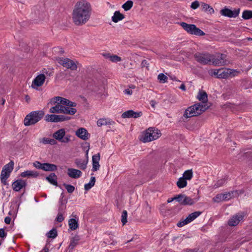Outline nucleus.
<instances>
[{
    "label": "nucleus",
    "mask_w": 252,
    "mask_h": 252,
    "mask_svg": "<svg viewBox=\"0 0 252 252\" xmlns=\"http://www.w3.org/2000/svg\"><path fill=\"white\" fill-rule=\"evenodd\" d=\"M59 103L60 105L67 106L68 99L63 98V97H62L61 96H59Z\"/></svg>",
    "instance_id": "nucleus-49"
},
{
    "label": "nucleus",
    "mask_w": 252,
    "mask_h": 252,
    "mask_svg": "<svg viewBox=\"0 0 252 252\" xmlns=\"http://www.w3.org/2000/svg\"><path fill=\"white\" fill-rule=\"evenodd\" d=\"M218 73V78H226L231 73V70L228 69H219Z\"/></svg>",
    "instance_id": "nucleus-23"
},
{
    "label": "nucleus",
    "mask_w": 252,
    "mask_h": 252,
    "mask_svg": "<svg viewBox=\"0 0 252 252\" xmlns=\"http://www.w3.org/2000/svg\"><path fill=\"white\" fill-rule=\"evenodd\" d=\"M132 5L133 2L131 0H128L122 5V7L125 11H128L132 7Z\"/></svg>",
    "instance_id": "nucleus-40"
},
{
    "label": "nucleus",
    "mask_w": 252,
    "mask_h": 252,
    "mask_svg": "<svg viewBox=\"0 0 252 252\" xmlns=\"http://www.w3.org/2000/svg\"><path fill=\"white\" fill-rule=\"evenodd\" d=\"M193 56L196 61L202 64L209 63L212 59V55L206 52H197Z\"/></svg>",
    "instance_id": "nucleus-6"
},
{
    "label": "nucleus",
    "mask_w": 252,
    "mask_h": 252,
    "mask_svg": "<svg viewBox=\"0 0 252 252\" xmlns=\"http://www.w3.org/2000/svg\"><path fill=\"white\" fill-rule=\"evenodd\" d=\"M184 194H179L175 197L174 198L177 200L181 204L183 205V200H184Z\"/></svg>",
    "instance_id": "nucleus-52"
},
{
    "label": "nucleus",
    "mask_w": 252,
    "mask_h": 252,
    "mask_svg": "<svg viewBox=\"0 0 252 252\" xmlns=\"http://www.w3.org/2000/svg\"><path fill=\"white\" fill-rule=\"evenodd\" d=\"M199 2L197 0H196L191 3L190 7L192 9H195L197 8H198L199 7Z\"/></svg>",
    "instance_id": "nucleus-55"
},
{
    "label": "nucleus",
    "mask_w": 252,
    "mask_h": 252,
    "mask_svg": "<svg viewBox=\"0 0 252 252\" xmlns=\"http://www.w3.org/2000/svg\"><path fill=\"white\" fill-rule=\"evenodd\" d=\"M127 213L126 210H124L121 216V221L123 223V225H124L127 222Z\"/></svg>",
    "instance_id": "nucleus-43"
},
{
    "label": "nucleus",
    "mask_w": 252,
    "mask_h": 252,
    "mask_svg": "<svg viewBox=\"0 0 252 252\" xmlns=\"http://www.w3.org/2000/svg\"><path fill=\"white\" fill-rule=\"evenodd\" d=\"M45 120L51 122H61L70 120V117L64 115H57L55 114H47L45 116Z\"/></svg>",
    "instance_id": "nucleus-10"
},
{
    "label": "nucleus",
    "mask_w": 252,
    "mask_h": 252,
    "mask_svg": "<svg viewBox=\"0 0 252 252\" xmlns=\"http://www.w3.org/2000/svg\"><path fill=\"white\" fill-rule=\"evenodd\" d=\"M67 175L72 178L77 179L81 176L82 172L78 169L69 168L67 169Z\"/></svg>",
    "instance_id": "nucleus-21"
},
{
    "label": "nucleus",
    "mask_w": 252,
    "mask_h": 252,
    "mask_svg": "<svg viewBox=\"0 0 252 252\" xmlns=\"http://www.w3.org/2000/svg\"><path fill=\"white\" fill-rule=\"evenodd\" d=\"M243 218V216L242 215L237 214L230 218L228 221V224L232 226H236Z\"/></svg>",
    "instance_id": "nucleus-19"
},
{
    "label": "nucleus",
    "mask_w": 252,
    "mask_h": 252,
    "mask_svg": "<svg viewBox=\"0 0 252 252\" xmlns=\"http://www.w3.org/2000/svg\"><path fill=\"white\" fill-rule=\"evenodd\" d=\"M148 63H147V61L146 60H143L141 64L142 67H146V68H148Z\"/></svg>",
    "instance_id": "nucleus-61"
},
{
    "label": "nucleus",
    "mask_w": 252,
    "mask_h": 252,
    "mask_svg": "<svg viewBox=\"0 0 252 252\" xmlns=\"http://www.w3.org/2000/svg\"><path fill=\"white\" fill-rule=\"evenodd\" d=\"M91 13V6L89 2L85 0L77 2L73 10L72 20L76 25L86 23L89 19Z\"/></svg>",
    "instance_id": "nucleus-1"
},
{
    "label": "nucleus",
    "mask_w": 252,
    "mask_h": 252,
    "mask_svg": "<svg viewBox=\"0 0 252 252\" xmlns=\"http://www.w3.org/2000/svg\"><path fill=\"white\" fill-rule=\"evenodd\" d=\"M56 220L59 222H61L64 220V217H63L62 213H58Z\"/></svg>",
    "instance_id": "nucleus-56"
},
{
    "label": "nucleus",
    "mask_w": 252,
    "mask_h": 252,
    "mask_svg": "<svg viewBox=\"0 0 252 252\" xmlns=\"http://www.w3.org/2000/svg\"><path fill=\"white\" fill-rule=\"evenodd\" d=\"M125 18V16L121 13L119 11H116L114 12V15L112 17V20L114 23H117Z\"/></svg>",
    "instance_id": "nucleus-27"
},
{
    "label": "nucleus",
    "mask_w": 252,
    "mask_h": 252,
    "mask_svg": "<svg viewBox=\"0 0 252 252\" xmlns=\"http://www.w3.org/2000/svg\"><path fill=\"white\" fill-rule=\"evenodd\" d=\"M115 122L109 119H100L97 121V125L98 126H103L113 125Z\"/></svg>",
    "instance_id": "nucleus-22"
},
{
    "label": "nucleus",
    "mask_w": 252,
    "mask_h": 252,
    "mask_svg": "<svg viewBox=\"0 0 252 252\" xmlns=\"http://www.w3.org/2000/svg\"><path fill=\"white\" fill-rule=\"evenodd\" d=\"M42 170L45 171H54L57 170V166L54 164L43 163Z\"/></svg>",
    "instance_id": "nucleus-24"
},
{
    "label": "nucleus",
    "mask_w": 252,
    "mask_h": 252,
    "mask_svg": "<svg viewBox=\"0 0 252 252\" xmlns=\"http://www.w3.org/2000/svg\"><path fill=\"white\" fill-rule=\"evenodd\" d=\"M135 86L133 85H130L128 86V88L125 89L124 91L125 94L130 95L132 94V89H134Z\"/></svg>",
    "instance_id": "nucleus-45"
},
{
    "label": "nucleus",
    "mask_w": 252,
    "mask_h": 252,
    "mask_svg": "<svg viewBox=\"0 0 252 252\" xmlns=\"http://www.w3.org/2000/svg\"><path fill=\"white\" fill-rule=\"evenodd\" d=\"M80 240V237L78 235H75L73 237L70 241V244L68 246V249L73 250L74 248L78 244V241Z\"/></svg>",
    "instance_id": "nucleus-31"
},
{
    "label": "nucleus",
    "mask_w": 252,
    "mask_h": 252,
    "mask_svg": "<svg viewBox=\"0 0 252 252\" xmlns=\"http://www.w3.org/2000/svg\"><path fill=\"white\" fill-rule=\"evenodd\" d=\"M62 113L65 114H69L73 115L76 112V109L73 108L65 106H63Z\"/></svg>",
    "instance_id": "nucleus-29"
},
{
    "label": "nucleus",
    "mask_w": 252,
    "mask_h": 252,
    "mask_svg": "<svg viewBox=\"0 0 252 252\" xmlns=\"http://www.w3.org/2000/svg\"><path fill=\"white\" fill-rule=\"evenodd\" d=\"M194 106L195 112L198 113V115L203 113L209 107V105L208 103L201 102L195 103L194 104Z\"/></svg>",
    "instance_id": "nucleus-16"
},
{
    "label": "nucleus",
    "mask_w": 252,
    "mask_h": 252,
    "mask_svg": "<svg viewBox=\"0 0 252 252\" xmlns=\"http://www.w3.org/2000/svg\"><path fill=\"white\" fill-rule=\"evenodd\" d=\"M43 163H40L39 161H36L33 163V165L35 167L39 169H42L43 168Z\"/></svg>",
    "instance_id": "nucleus-53"
},
{
    "label": "nucleus",
    "mask_w": 252,
    "mask_h": 252,
    "mask_svg": "<svg viewBox=\"0 0 252 252\" xmlns=\"http://www.w3.org/2000/svg\"><path fill=\"white\" fill-rule=\"evenodd\" d=\"M56 140H56L55 139L50 138V141H49V144H50L51 145H54L57 144V142Z\"/></svg>",
    "instance_id": "nucleus-62"
},
{
    "label": "nucleus",
    "mask_w": 252,
    "mask_h": 252,
    "mask_svg": "<svg viewBox=\"0 0 252 252\" xmlns=\"http://www.w3.org/2000/svg\"><path fill=\"white\" fill-rule=\"evenodd\" d=\"M161 133L159 130L154 127H149L147 129L140 140L144 142H148L159 137Z\"/></svg>",
    "instance_id": "nucleus-4"
},
{
    "label": "nucleus",
    "mask_w": 252,
    "mask_h": 252,
    "mask_svg": "<svg viewBox=\"0 0 252 252\" xmlns=\"http://www.w3.org/2000/svg\"><path fill=\"white\" fill-rule=\"evenodd\" d=\"M69 228L72 230H75L78 227V221L74 219H70L68 220Z\"/></svg>",
    "instance_id": "nucleus-33"
},
{
    "label": "nucleus",
    "mask_w": 252,
    "mask_h": 252,
    "mask_svg": "<svg viewBox=\"0 0 252 252\" xmlns=\"http://www.w3.org/2000/svg\"><path fill=\"white\" fill-rule=\"evenodd\" d=\"M177 185L180 189L184 188L187 185V182L185 178L181 177L178 179L177 182Z\"/></svg>",
    "instance_id": "nucleus-35"
},
{
    "label": "nucleus",
    "mask_w": 252,
    "mask_h": 252,
    "mask_svg": "<svg viewBox=\"0 0 252 252\" xmlns=\"http://www.w3.org/2000/svg\"><path fill=\"white\" fill-rule=\"evenodd\" d=\"M76 103L75 102H72L70 100H68V102H67V107H76Z\"/></svg>",
    "instance_id": "nucleus-59"
},
{
    "label": "nucleus",
    "mask_w": 252,
    "mask_h": 252,
    "mask_svg": "<svg viewBox=\"0 0 252 252\" xmlns=\"http://www.w3.org/2000/svg\"><path fill=\"white\" fill-rule=\"evenodd\" d=\"M195 199L191 198L184 195V200H183V205H191L196 202Z\"/></svg>",
    "instance_id": "nucleus-32"
},
{
    "label": "nucleus",
    "mask_w": 252,
    "mask_h": 252,
    "mask_svg": "<svg viewBox=\"0 0 252 252\" xmlns=\"http://www.w3.org/2000/svg\"><path fill=\"white\" fill-rule=\"evenodd\" d=\"M226 57V55L224 54H218L215 57L212 55L211 62L213 65L215 66L225 65L228 63Z\"/></svg>",
    "instance_id": "nucleus-9"
},
{
    "label": "nucleus",
    "mask_w": 252,
    "mask_h": 252,
    "mask_svg": "<svg viewBox=\"0 0 252 252\" xmlns=\"http://www.w3.org/2000/svg\"><path fill=\"white\" fill-rule=\"evenodd\" d=\"M26 185L27 184L25 180L20 179L14 181L12 184V187L14 191H18L23 187H25Z\"/></svg>",
    "instance_id": "nucleus-18"
},
{
    "label": "nucleus",
    "mask_w": 252,
    "mask_h": 252,
    "mask_svg": "<svg viewBox=\"0 0 252 252\" xmlns=\"http://www.w3.org/2000/svg\"><path fill=\"white\" fill-rule=\"evenodd\" d=\"M197 116H198V113L195 112L194 105L188 107L184 114V117L186 118Z\"/></svg>",
    "instance_id": "nucleus-20"
},
{
    "label": "nucleus",
    "mask_w": 252,
    "mask_h": 252,
    "mask_svg": "<svg viewBox=\"0 0 252 252\" xmlns=\"http://www.w3.org/2000/svg\"><path fill=\"white\" fill-rule=\"evenodd\" d=\"M197 99L201 101V103H207L208 96L207 93L203 91H200L197 96Z\"/></svg>",
    "instance_id": "nucleus-25"
},
{
    "label": "nucleus",
    "mask_w": 252,
    "mask_h": 252,
    "mask_svg": "<svg viewBox=\"0 0 252 252\" xmlns=\"http://www.w3.org/2000/svg\"><path fill=\"white\" fill-rule=\"evenodd\" d=\"M95 79V97L97 99H103L108 95L106 92L107 79L105 77L100 76H97Z\"/></svg>",
    "instance_id": "nucleus-2"
},
{
    "label": "nucleus",
    "mask_w": 252,
    "mask_h": 252,
    "mask_svg": "<svg viewBox=\"0 0 252 252\" xmlns=\"http://www.w3.org/2000/svg\"><path fill=\"white\" fill-rule=\"evenodd\" d=\"M7 234L3 228L0 229V237L3 238L6 237Z\"/></svg>",
    "instance_id": "nucleus-58"
},
{
    "label": "nucleus",
    "mask_w": 252,
    "mask_h": 252,
    "mask_svg": "<svg viewBox=\"0 0 252 252\" xmlns=\"http://www.w3.org/2000/svg\"><path fill=\"white\" fill-rule=\"evenodd\" d=\"M193 177V172L191 169L186 171L183 176V178H185L186 180H190Z\"/></svg>",
    "instance_id": "nucleus-36"
},
{
    "label": "nucleus",
    "mask_w": 252,
    "mask_h": 252,
    "mask_svg": "<svg viewBox=\"0 0 252 252\" xmlns=\"http://www.w3.org/2000/svg\"><path fill=\"white\" fill-rule=\"evenodd\" d=\"M94 185V177H92L91 179V181L85 185V189L86 190H88L90 189Z\"/></svg>",
    "instance_id": "nucleus-41"
},
{
    "label": "nucleus",
    "mask_w": 252,
    "mask_h": 252,
    "mask_svg": "<svg viewBox=\"0 0 252 252\" xmlns=\"http://www.w3.org/2000/svg\"><path fill=\"white\" fill-rule=\"evenodd\" d=\"M58 63L63 67L69 68L72 70L77 69V65L71 60L68 58H60L58 59Z\"/></svg>",
    "instance_id": "nucleus-11"
},
{
    "label": "nucleus",
    "mask_w": 252,
    "mask_h": 252,
    "mask_svg": "<svg viewBox=\"0 0 252 252\" xmlns=\"http://www.w3.org/2000/svg\"><path fill=\"white\" fill-rule=\"evenodd\" d=\"M240 8L235 9L233 10L224 7L223 9L220 11V14L224 16L228 17L229 18H235L238 16L240 13Z\"/></svg>",
    "instance_id": "nucleus-13"
},
{
    "label": "nucleus",
    "mask_w": 252,
    "mask_h": 252,
    "mask_svg": "<svg viewBox=\"0 0 252 252\" xmlns=\"http://www.w3.org/2000/svg\"><path fill=\"white\" fill-rule=\"evenodd\" d=\"M142 115L141 112H134L132 110L126 111L124 112L122 115L123 118H137L141 117Z\"/></svg>",
    "instance_id": "nucleus-15"
},
{
    "label": "nucleus",
    "mask_w": 252,
    "mask_h": 252,
    "mask_svg": "<svg viewBox=\"0 0 252 252\" xmlns=\"http://www.w3.org/2000/svg\"><path fill=\"white\" fill-rule=\"evenodd\" d=\"M102 56L106 59H109L110 60L111 54L110 53H103L102 54Z\"/></svg>",
    "instance_id": "nucleus-60"
},
{
    "label": "nucleus",
    "mask_w": 252,
    "mask_h": 252,
    "mask_svg": "<svg viewBox=\"0 0 252 252\" xmlns=\"http://www.w3.org/2000/svg\"><path fill=\"white\" fill-rule=\"evenodd\" d=\"M158 79L160 83H164L167 82L168 77L163 73H160L158 76Z\"/></svg>",
    "instance_id": "nucleus-38"
},
{
    "label": "nucleus",
    "mask_w": 252,
    "mask_h": 252,
    "mask_svg": "<svg viewBox=\"0 0 252 252\" xmlns=\"http://www.w3.org/2000/svg\"><path fill=\"white\" fill-rule=\"evenodd\" d=\"M14 167V162L13 161H10L8 164L5 165L3 169L4 170L7 171L8 174H10L12 172L13 169Z\"/></svg>",
    "instance_id": "nucleus-34"
},
{
    "label": "nucleus",
    "mask_w": 252,
    "mask_h": 252,
    "mask_svg": "<svg viewBox=\"0 0 252 252\" xmlns=\"http://www.w3.org/2000/svg\"><path fill=\"white\" fill-rule=\"evenodd\" d=\"M11 221V218L9 217H6L4 219V221L6 224H9Z\"/></svg>",
    "instance_id": "nucleus-64"
},
{
    "label": "nucleus",
    "mask_w": 252,
    "mask_h": 252,
    "mask_svg": "<svg viewBox=\"0 0 252 252\" xmlns=\"http://www.w3.org/2000/svg\"><path fill=\"white\" fill-rule=\"evenodd\" d=\"M57 231L56 228H53L47 234V236L48 238L53 239L55 238L57 236Z\"/></svg>",
    "instance_id": "nucleus-39"
},
{
    "label": "nucleus",
    "mask_w": 252,
    "mask_h": 252,
    "mask_svg": "<svg viewBox=\"0 0 252 252\" xmlns=\"http://www.w3.org/2000/svg\"><path fill=\"white\" fill-rule=\"evenodd\" d=\"M53 137L62 143H67L70 141V136L65 134V130L64 128H61L56 131L53 133Z\"/></svg>",
    "instance_id": "nucleus-8"
},
{
    "label": "nucleus",
    "mask_w": 252,
    "mask_h": 252,
    "mask_svg": "<svg viewBox=\"0 0 252 252\" xmlns=\"http://www.w3.org/2000/svg\"><path fill=\"white\" fill-rule=\"evenodd\" d=\"M201 214V212L200 211H196L191 213L188 216V217H187L186 219L179 221L177 223V226L180 227L188 224L189 223L195 220L196 218H197Z\"/></svg>",
    "instance_id": "nucleus-12"
},
{
    "label": "nucleus",
    "mask_w": 252,
    "mask_h": 252,
    "mask_svg": "<svg viewBox=\"0 0 252 252\" xmlns=\"http://www.w3.org/2000/svg\"><path fill=\"white\" fill-rule=\"evenodd\" d=\"M100 160V154L98 153L95 155V171L99 169L100 165L99 164L98 161Z\"/></svg>",
    "instance_id": "nucleus-51"
},
{
    "label": "nucleus",
    "mask_w": 252,
    "mask_h": 252,
    "mask_svg": "<svg viewBox=\"0 0 252 252\" xmlns=\"http://www.w3.org/2000/svg\"><path fill=\"white\" fill-rule=\"evenodd\" d=\"M39 176V173L34 171L28 170L25 172L21 173V176L22 177L25 178L26 177H32L33 178H36Z\"/></svg>",
    "instance_id": "nucleus-26"
},
{
    "label": "nucleus",
    "mask_w": 252,
    "mask_h": 252,
    "mask_svg": "<svg viewBox=\"0 0 252 252\" xmlns=\"http://www.w3.org/2000/svg\"><path fill=\"white\" fill-rule=\"evenodd\" d=\"M63 105H60L59 103L56 104L55 106L52 107L49 110L51 113H62V107Z\"/></svg>",
    "instance_id": "nucleus-30"
},
{
    "label": "nucleus",
    "mask_w": 252,
    "mask_h": 252,
    "mask_svg": "<svg viewBox=\"0 0 252 252\" xmlns=\"http://www.w3.org/2000/svg\"><path fill=\"white\" fill-rule=\"evenodd\" d=\"M110 61L114 63H117L121 62L122 59L116 55H112Z\"/></svg>",
    "instance_id": "nucleus-48"
},
{
    "label": "nucleus",
    "mask_w": 252,
    "mask_h": 252,
    "mask_svg": "<svg viewBox=\"0 0 252 252\" xmlns=\"http://www.w3.org/2000/svg\"><path fill=\"white\" fill-rule=\"evenodd\" d=\"M75 135L78 137L84 140H87L90 136V134L88 132L87 130L83 127H81L75 131Z\"/></svg>",
    "instance_id": "nucleus-17"
},
{
    "label": "nucleus",
    "mask_w": 252,
    "mask_h": 252,
    "mask_svg": "<svg viewBox=\"0 0 252 252\" xmlns=\"http://www.w3.org/2000/svg\"><path fill=\"white\" fill-rule=\"evenodd\" d=\"M180 25L189 34L197 36H203L205 34L202 31L197 28L195 25L189 24L185 22H182L180 23Z\"/></svg>",
    "instance_id": "nucleus-5"
},
{
    "label": "nucleus",
    "mask_w": 252,
    "mask_h": 252,
    "mask_svg": "<svg viewBox=\"0 0 252 252\" xmlns=\"http://www.w3.org/2000/svg\"><path fill=\"white\" fill-rule=\"evenodd\" d=\"M63 186L65 187V188L66 189L68 193H72L75 189L74 187L71 185H68L64 183L63 184Z\"/></svg>",
    "instance_id": "nucleus-47"
},
{
    "label": "nucleus",
    "mask_w": 252,
    "mask_h": 252,
    "mask_svg": "<svg viewBox=\"0 0 252 252\" xmlns=\"http://www.w3.org/2000/svg\"><path fill=\"white\" fill-rule=\"evenodd\" d=\"M10 176V174H8V173L7 172V171L4 170V169L2 168V171H1V175H0V177H2V178H8Z\"/></svg>",
    "instance_id": "nucleus-54"
},
{
    "label": "nucleus",
    "mask_w": 252,
    "mask_h": 252,
    "mask_svg": "<svg viewBox=\"0 0 252 252\" xmlns=\"http://www.w3.org/2000/svg\"><path fill=\"white\" fill-rule=\"evenodd\" d=\"M226 181V179H225V178L220 179L214 185V187L215 188H218L220 187H221V186H223L225 183Z\"/></svg>",
    "instance_id": "nucleus-42"
},
{
    "label": "nucleus",
    "mask_w": 252,
    "mask_h": 252,
    "mask_svg": "<svg viewBox=\"0 0 252 252\" xmlns=\"http://www.w3.org/2000/svg\"><path fill=\"white\" fill-rule=\"evenodd\" d=\"M43 111H36L31 112L25 117L24 123L26 126L34 125L39 122L43 117Z\"/></svg>",
    "instance_id": "nucleus-3"
},
{
    "label": "nucleus",
    "mask_w": 252,
    "mask_h": 252,
    "mask_svg": "<svg viewBox=\"0 0 252 252\" xmlns=\"http://www.w3.org/2000/svg\"><path fill=\"white\" fill-rule=\"evenodd\" d=\"M7 179V178H2V177H0L1 182L4 185H6L7 184V181H6Z\"/></svg>",
    "instance_id": "nucleus-63"
},
{
    "label": "nucleus",
    "mask_w": 252,
    "mask_h": 252,
    "mask_svg": "<svg viewBox=\"0 0 252 252\" xmlns=\"http://www.w3.org/2000/svg\"><path fill=\"white\" fill-rule=\"evenodd\" d=\"M238 194L239 193L237 190L232 191L223 194H218L213 198V200L215 202L219 203L220 201L228 200L232 197L237 196Z\"/></svg>",
    "instance_id": "nucleus-7"
},
{
    "label": "nucleus",
    "mask_w": 252,
    "mask_h": 252,
    "mask_svg": "<svg viewBox=\"0 0 252 252\" xmlns=\"http://www.w3.org/2000/svg\"><path fill=\"white\" fill-rule=\"evenodd\" d=\"M242 18L244 19L248 20L252 18V11L244 10L242 13Z\"/></svg>",
    "instance_id": "nucleus-37"
},
{
    "label": "nucleus",
    "mask_w": 252,
    "mask_h": 252,
    "mask_svg": "<svg viewBox=\"0 0 252 252\" xmlns=\"http://www.w3.org/2000/svg\"><path fill=\"white\" fill-rule=\"evenodd\" d=\"M59 102V96H55L50 99V101L48 103L47 105L48 106L50 105L55 106L56 104H58Z\"/></svg>",
    "instance_id": "nucleus-46"
},
{
    "label": "nucleus",
    "mask_w": 252,
    "mask_h": 252,
    "mask_svg": "<svg viewBox=\"0 0 252 252\" xmlns=\"http://www.w3.org/2000/svg\"><path fill=\"white\" fill-rule=\"evenodd\" d=\"M46 77L44 74H40L37 75L32 81V87L33 89H37V87H41L45 81Z\"/></svg>",
    "instance_id": "nucleus-14"
},
{
    "label": "nucleus",
    "mask_w": 252,
    "mask_h": 252,
    "mask_svg": "<svg viewBox=\"0 0 252 252\" xmlns=\"http://www.w3.org/2000/svg\"><path fill=\"white\" fill-rule=\"evenodd\" d=\"M46 180L51 184L58 186L57 176L54 173H51L48 176L46 177Z\"/></svg>",
    "instance_id": "nucleus-28"
},
{
    "label": "nucleus",
    "mask_w": 252,
    "mask_h": 252,
    "mask_svg": "<svg viewBox=\"0 0 252 252\" xmlns=\"http://www.w3.org/2000/svg\"><path fill=\"white\" fill-rule=\"evenodd\" d=\"M75 163L77 165V167H79L81 169H84L86 167V163H85L84 161L82 162V161L80 159H76Z\"/></svg>",
    "instance_id": "nucleus-44"
},
{
    "label": "nucleus",
    "mask_w": 252,
    "mask_h": 252,
    "mask_svg": "<svg viewBox=\"0 0 252 252\" xmlns=\"http://www.w3.org/2000/svg\"><path fill=\"white\" fill-rule=\"evenodd\" d=\"M50 139L49 138L44 137L40 139V142H42L44 144H49Z\"/></svg>",
    "instance_id": "nucleus-57"
},
{
    "label": "nucleus",
    "mask_w": 252,
    "mask_h": 252,
    "mask_svg": "<svg viewBox=\"0 0 252 252\" xmlns=\"http://www.w3.org/2000/svg\"><path fill=\"white\" fill-rule=\"evenodd\" d=\"M219 73V69H211L209 70V74L211 76H215L218 78V73Z\"/></svg>",
    "instance_id": "nucleus-50"
}]
</instances>
